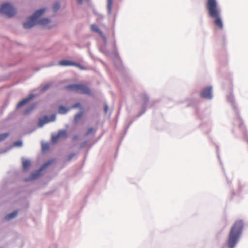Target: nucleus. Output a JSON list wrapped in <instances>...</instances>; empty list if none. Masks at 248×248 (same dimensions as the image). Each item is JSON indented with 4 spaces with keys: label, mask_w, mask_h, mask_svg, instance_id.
<instances>
[{
    "label": "nucleus",
    "mask_w": 248,
    "mask_h": 248,
    "mask_svg": "<svg viewBox=\"0 0 248 248\" xmlns=\"http://www.w3.org/2000/svg\"><path fill=\"white\" fill-rule=\"evenodd\" d=\"M78 138L77 136H75L74 137H73V140H76L77 138Z\"/></svg>",
    "instance_id": "28"
},
{
    "label": "nucleus",
    "mask_w": 248,
    "mask_h": 248,
    "mask_svg": "<svg viewBox=\"0 0 248 248\" xmlns=\"http://www.w3.org/2000/svg\"><path fill=\"white\" fill-rule=\"evenodd\" d=\"M34 108H35V106H34V105L31 106V107H30L29 108H28L25 111L24 114H28L30 112H31L32 110H33Z\"/></svg>",
    "instance_id": "19"
},
{
    "label": "nucleus",
    "mask_w": 248,
    "mask_h": 248,
    "mask_svg": "<svg viewBox=\"0 0 248 248\" xmlns=\"http://www.w3.org/2000/svg\"><path fill=\"white\" fill-rule=\"evenodd\" d=\"M56 119V115L53 114L49 118L47 116H45L38 120V126L40 127H42L45 124L50 122H53Z\"/></svg>",
    "instance_id": "6"
},
{
    "label": "nucleus",
    "mask_w": 248,
    "mask_h": 248,
    "mask_svg": "<svg viewBox=\"0 0 248 248\" xmlns=\"http://www.w3.org/2000/svg\"><path fill=\"white\" fill-rule=\"evenodd\" d=\"M91 30L92 31L98 33L102 37H104L103 32L99 30L96 25L93 24L91 26Z\"/></svg>",
    "instance_id": "12"
},
{
    "label": "nucleus",
    "mask_w": 248,
    "mask_h": 248,
    "mask_svg": "<svg viewBox=\"0 0 248 248\" xmlns=\"http://www.w3.org/2000/svg\"><path fill=\"white\" fill-rule=\"evenodd\" d=\"M60 7V4L59 3H56L53 6V11L54 12L57 11Z\"/></svg>",
    "instance_id": "20"
},
{
    "label": "nucleus",
    "mask_w": 248,
    "mask_h": 248,
    "mask_svg": "<svg viewBox=\"0 0 248 248\" xmlns=\"http://www.w3.org/2000/svg\"><path fill=\"white\" fill-rule=\"evenodd\" d=\"M22 164H23V168L24 170H27L29 167L31 165V162L30 161L26 159H24L22 160Z\"/></svg>",
    "instance_id": "13"
},
{
    "label": "nucleus",
    "mask_w": 248,
    "mask_h": 248,
    "mask_svg": "<svg viewBox=\"0 0 248 248\" xmlns=\"http://www.w3.org/2000/svg\"><path fill=\"white\" fill-rule=\"evenodd\" d=\"M45 8H42L35 11L33 15L29 17L28 21L24 23V28L29 29L36 24L45 26L49 24L50 20L48 18H44L40 20H38V18L45 13Z\"/></svg>",
    "instance_id": "3"
},
{
    "label": "nucleus",
    "mask_w": 248,
    "mask_h": 248,
    "mask_svg": "<svg viewBox=\"0 0 248 248\" xmlns=\"http://www.w3.org/2000/svg\"><path fill=\"white\" fill-rule=\"evenodd\" d=\"M17 214V211H14L10 214H9L5 217V219L7 220L12 219L16 216Z\"/></svg>",
    "instance_id": "14"
},
{
    "label": "nucleus",
    "mask_w": 248,
    "mask_h": 248,
    "mask_svg": "<svg viewBox=\"0 0 248 248\" xmlns=\"http://www.w3.org/2000/svg\"><path fill=\"white\" fill-rule=\"evenodd\" d=\"M65 89L82 94H90L91 93L90 88L87 85L82 84H71L66 86Z\"/></svg>",
    "instance_id": "4"
},
{
    "label": "nucleus",
    "mask_w": 248,
    "mask_h": 248,
    "mask_svg": "<svg viewBox=\"0 0 248 248\" xmlns=\"http://www.w3.org/2000/svg\"><path fill=\"white\" fill-rule=\"evenodd\" d=\"M79 4H81L82 3V0H78Z\"/></svg>",
    "instance_id": "26"
},
{
    "label": "nucleus",
    "mask_w": 248,
    "mask_h": 248,
    "mask_svg": "<svg viewBox=\"0 0 248 248\" xmlns=\"http://www.w3.org/2000/svg\"><path fill=\"white\" fill-rule=\"evenodd\" d=\"M108 106L107 105H106L105 106V108H104V111L105 113H107V111H108Z\"/></svg>",
    "instance_id": "24"
},
{
    "label": "nucleus",
    "mask_w": 248,
    "mask_h": 248,
    "mask_svg": "<svg viewBox=\"0 0 248 248\" xmlns=\"http://www.w3.org/2000/svg\"><path fill=\"white\" fill-rule=\"evenodd\" d=\"M82 115V113H80L76 115L74 118L75 122L77 123V122H78V120L81 118Z\"/></svg>",
    "instance_id": "18"
},
{
    "label": "nucleus",
    "mask_w": 248,
    "mask_h": 248,
    "mask_svg": "<svg viewBox=\"0 0 248 248\" xmlns=\"http://www.w3.org/2000/svg\"><path fill=\"white\" fill-rule=\"evenodd\" d=\"M59 113L60 114H65L68 111V109L63 106H61L59 108Z\"/></svg>",
    "instance_id": "15"
},
{
    "label": "nucleus",
    "mask_w": 248,
    "mask_h": 248,
    "mask_svg": "<svg viewBox=\"0 0 248 248\" xmlns=\"http://www.w3.org/2000/svg\"><path fill=\"white\" fill-rule=\"evenodd\" d=\"M35 95L34 94H30L27 98H26L21 101L17 105V108H20L22 106L25 105L27 104L30 100L32 99L34 97Z\"/></svg>",
    "instance_id": "10"
},
{
    "label": "nucleus",
    "mask_w": 248,
    "mask_h": 248,
    "mask_svg": "<svg viewBox=\"0 0 248 248\" xmlns=\"http://www.w3.org/2000/svg\"><path fill=\"white\" fill-rule=\"evenodd\" d=\"M94 131H95V130L94 129V128H92V127L90 128L88 130V131H87V135H89V134H91V133H92L94 132Z\"/></svg>",
    "instance_id": "22"
},
{
    "label": "nucleus",
    "mask_w": 248,
    "mask_h": 248,
    "mask_svg": "<svg viewBox=\"0 0 248 248\" xmlns=\"http://www.w3.org/2000/svg\"><path fill=\"white\" fill-rule=\"evenodd\" d=\"M206 9L209 16L214 19V24L219 29L222 30L223 23L220 17V11L217 0H207Z\"/></svg>",
    "instance_id": "1"
},
{
    "label": "nucleus",
    "mask_w": 248,
    "mask_h": 248,
    "mask_svg": "<svg viewBox=\"0 0 248 248\" xmlns=\"http://www.w3.org/2000/svg\"><path fill=\"white\" fill-rule=\"evenodd\" d=\"M74 155H75V154H71V155H69L67 159L68 160H70L73 157V156H74Z\"/></svg>",
    "instance_id": "23"
},
{
    "label": "nucleus",
    "mask_w": 248,
    "mask_h": 248,
    "mask_svg": "<svg viewBox=\"0 0 248 248\" xmlns=\"http://www.w3.org/2000/svg\"><path fill=\"white\" fill-rule=\"evenodd\" d=\"M244 223L242 220H237L233 224L229 232L228 246L229 248H233L237 244L241 235Z\"/></svg>",
    "instance_id": "2"
},
{
    "label": "nucleus",
    "mask_w": 248,
    "mask_h": 248,
    "mask_svg": "<svg viewBox=\"0 0 248 248\" xmlns=\"http://www.w3.org/2000/svg\"><path fill=\"white\" fill-rule=\"evenodd\" d=\"M80 106V104L79 103H77L73 106V108L78 107H79Z\"/></svg>",
    "instance_id": "25"
},
{
    "label": "nucleus",
    "mask_w": 248,
    "mask_h": 248,
    "mask_svg": "<svg viewBox=\"0 0 248 248\" xmlns=\"http://www.w3.org/2000/svg\"><path fill=\"white\" fill-rule=\"evenodd\" d=\"M9 135V133H3L0 134V142L6 139Z\"/></svg>",
    "instance_id": "17"
},
{
    "label": "nucleus",
    "mask_w": 248,
    "mask_h": 248,
    "mask_svg": "<svg viewBox=\"0 0 248 248\" xmlns=\"http://www.w3.org/2000/svg\"><path fill=\"white\" fill-rule=\"evenodd\" d=\"M66 137V132L65 131H60L56 136H53L52 140L53 142L56 141L61 138H65Z\"/></svg>",
    "instance_id": "11"
},
{
    "label": "nucleus",
    "mask_w": 248,
    "mask_h": 248,
    "mask_svg": "<svg viewBox=\"0 0 248 248\" xmlns=\"http://www.w3.org/2000/svg\"><path fill=\"white\" fill-rule=\"evenodd\" d=\"M46 147H47V145H46ZM45 148H46V147H45V146H43V150H45Z\"/></svg>",
    "instance_id": "27"
},
{
    "label": "nucleus",
    "mask_w": 248,
    "mask_h": 248,
    "mask_svg": "<svg viewBox=\"0 0 248 248\" xmlns=\"http://www.w3.org/2000/svg\"><path fill=\"white\" fill-rule=\"evenodd\" d=\"M59 64L60 65L67 66H75L80 68L81 69H84V68L80 65L79 64L75 62L72 61L63 60L59 62Z\"/></svg>",
    "instance_id": "7"
},
{
    "label": "nucleus",
    "mask_w": 248,
    "mask_h": 248,
    "mask_svg": "<svg viewBox=\"0 0 248 248\" xmlns=\"http://www.w3.org/2000/svg\"><path fill=\"white\" fill-rule=\"evenodd\" d=\"M111 5H112L111 0H108V8L109 12H111Z\"/></svg>",
    "instance_id": "21"
},
{
    "label": "nucleus",
    "mask_w": 248,
    "mask_h": 248,
    "mask_svg": "<svg viewBox=\"0 0 248 248\" xmlns=\"http://www.w3.org/2000/svg\"><path fill=\"white\" fill-rule=\"evenodd\" d=\"M0 13L8 17H11L16 14V10L11 4L4 3L0 9Z\"/></svg>",
    "instance_id": "5"
},
{
    "label": "nucleus",
    "mask_w": 248,
    "mask_h": 248,
    "mask_svg": "<svg viewBox=\"0 0 248 248\" xmlns=\"http://www.w3.org/2000/svg\"><path fill=\"white\" fill-rule=\"evenodd\" d=\"M49 164H50V163L48 162L46 164H45L40 168V169L39 170H37L35 172L31 174L30 180H34V179L37 178L40 176L41 171L42 170H43L44 169H45V168H46L47 167V166L48 165H49Z\"/></svg>",
    "instance_id": "9"
},
{
    "label": "nucleus",
    "mask_w": 248,
    "mask_h": 248,
    "mask_svg": "<svg viewBox=\"0 0 248 248\" xmlns=\"http://www.w3.org/2000/svg\"><path fill=\"white\" fill-rule=\"evenodd\" d=\"M212 88L207 87L204 88L201 93V96L202 98L210 99L212 98Z\"/></svg>",
    "instance_id": "8"
},
{
    "label": "nucleus",
    "mask_w": 248,
    "mask_h": 248,
    "mask_svg": "<svg viewBox=\"0 0 248 248\" xmlns=\"http://www.w3.org/2000/svg\"><path fill=\"white\" fill-rule=\"evenodd\" d=\"M51 84L49 83L43 85L41 89V92H45L51 86Z\"/></svg>",
    "instance_id": "16"
}]
</instances>
